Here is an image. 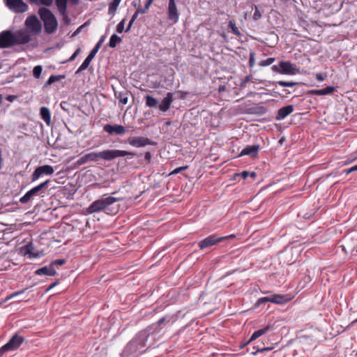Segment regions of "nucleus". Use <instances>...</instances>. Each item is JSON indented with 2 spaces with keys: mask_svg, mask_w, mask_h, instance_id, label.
<instances>
[{
  "mask_svg": "<svg viewBox=\"0 0 357 357\" xmlns=\"http://www.w3.org/2000/svg\"><path fill=\"white\" fill-rule=\"evenodd\" d=\"M121 200H122V198L112 196L105 197L104 195L100 199L92 202L88 207L87 211L89 213H94L103 211L108 215H116L119 211V207H114L112 205Z\"/></svg>",
  "mask_w": 357,
  "mask_h": 357,
  "instance_id": "1",
  "label": "nucleus"
},
{
  "mask_svg": "<svg viewBox=\"0 0 357 357\" xmlns=\"http://www.w3.org/2000/svg\"><path fill=\"white\" fill-rule=\"evenodd\" d=\"M38 15L44 23L45 31L48 34L53 33L58 26V22L54 14L50 9L42 7L38 10Z\"/></svg>",
  "mask_w": 357,
  "mask_h": 357,
  "instance_id": "2",
  "label": "nucleus"
},
{
  "mask_svg": "<svg viewBox=\"0 0 357 357\" xmlns=\"http://www.w3.org/2000/svg\"><path fill=\"white\" fill-rule=\"evenodd\" d=\"M24 341V338L22 336L18 335L17 334L13 335L6 344L0 348V357L6 351H14L18 349Z\"/></svg>",
  "mask_w": 357,
  "mask_h": 357,
  "instance_id": "3",
  "label": "nucleus"
},
{
  "mask_svg": "<svg viewBox=\"0 0 357 357\" xmlns=\"http://www.w3.org/2000/svg\"><path fill=\"white\" fill-rule=\"evenodd\" d=\"M134 153L132 152L123 151V150H105L99 152L100 158L110 161L119 157H124L126 155L134 156Z\"/></svg>",
  "mask_w": 357,
  "mask_h": 357,
  "instance_id": "4",
  "label": "nucleus"
},
{
  "mask_svg": "<svg viewBox=\"0 0 357 357\" xmlns=\"http://www.w3.org/2000/svg\"><path fill=\"white\" fill-rule=\"evenodd\" d=\"M235 237L234 234H231L226 236H217L215 234L211 235L204 239L202 240L199 243V247L200 249L203 250L207 248H209L212 245H214L217 244L218 243H220L223 240L227 239V238H233Z\"/></svg>",
  "mask_w": 357,
  "mask_h": 357,
  "instance_id": "5",
  "label": "nucleus"
},
{
  "mask_svg": "<svg viewBox=\"0 0 357 357\" xmlns=\"http://www.w3.org/2000/svg\"><path fill=\"white\" fill-rule=\"evenodd\" d=\"M6 6L15 13H23L28 10V5L23 0H3Z\"/></svg>",
  "mask_w": 357,
  "mask_h": 357,
  "instance_id": "6",
  "label": "nucleus"
},
{
  "mask_svg": "<svg viewBox=\"0 0 357 357\" xmlns=\"http://www.w3.org/2000/svg\"><path fill=\"white\" fill-rule=\"evenodd\" d=\"M54 168L51 165H43L36 167L31 175V181H36L43 175H52L54 173Z\"/></svg>",
  "mask_w": 357,
  "mask_h": 357,
  "instance_id": "7",
  "label": "nucleus"
},
{
  "mask_svg": "<svg viewBox=\"0 0 357 357\" xmlns=\"http://www.w3.org/2000/svg\"><path fill=\"white\" fill-rule=\"evenodd\" d=\"M128 142L130 145L137 148L154 144L151 139L145 137H130L128 139Z\"/></svg>",
  "mask_w": 357,
  "mask_h": 357,
  "instance_id": "8",
  "label": "nucleus"
},
{
  "mask_svg": "<svg viewBox=\"0 0 357 357\" xmlns=\"http://www.w3.org/2000/svg\"><path fill=\"white\" fill-rule=\"evenodd\" d=\"M15 45L13 33L9 31L0 33V48H6Z\"/></svg>",
  "mask_w": 357,
  "mask_h": 357,
  "instance_id": "9",
  "label": "nucleus"
},
{
  "mask_svg": "<svg viewBox=\"0 0 357 357\" xmlns=\"http://www.w3.org/2000/svg\"><path fill=\"white\" fill-rule=\"evenodd\" d=\"M280 68V74L282 75H294L300 73L299 68L294 66L293 63L289 61H281L279 63Z\"/></svg>",
  "mask_w": 357,
  "mask_h": 357,
  "instance_id": "10",
  "label": "nucleus"
},
{
  "mask_svg": "<svg viewBox=\"0 0 357 357\" xmlns=\"http://www.w3.org/2000/svg\"><path fill=\"white\" fill-rule=\"evenodd\" d=\"M26 26L36 34L41 31V24L35 15L28 17L25 21Z\"/></svg>",
  "mask_w": 357,
  "mask_h": 357,
  "instance_id": "11",
  "label": "nucleus"
},
{
  "mask_svg": "<svg viewBox=\"0 0 357 357\" xmlns=\"http://www.w3.org/2000/svg\"><path fill=\"white\" fill-rule=\"evenodd\" d=\"M14 44L24 45L28 43L31 40L30 36L24 30L20 29L13 33Z\"/></svg>",
  "mask_w": 357,
  "mask_h": 357,
  "instance_id": "12",
  "label": "nucleus"
},
{
  "mask_svg": "<svg viewBox=\"0 0 357 357\" xmlns=\"http://www.w3.org/2000/svg\"><path fill=\"white\" fill-rule=\"evenodd\" d=\"M168 18L176 23L178 21V13L174 0H169L168 3Z\"/></svg>",
  "mask_w": 357,
  "mask_h": 357,
  "instance_id": "13",
  "label": "nucleus"
},
{
  "mask_svg": "<svg viewBox=\"0 0 357 357\" xmlns=\"http://www.w3.org/2000/svg\"><path fill=\"white\" fill-rule=\"evenodd\" d=\"M103 130L109 135L116 134L122 135L126 132V128L121 125L112 126L110 124H106L103 127Z\"/></svg>",
  "mask_w": 357,
  "mask_h": 357,
  "instance_id": "14",
  "label": "nucleus"
},
{
  "mask_svg": "<svg viewBox=\"0 0 357 357\" xmlns=\"http://www.w3.org/2000/svg\"><path fill=\"white\" fill-rule=\"evenodd\" d=\"M20 252L24 256L28 255L30 259L36 258L38 256L35 252V248L32 242L22 246L20 249Z\"/></svg>",
  "mask_w": 357,
  "mask_h": 357,
  "instance_id": "15",
  "label": "nucleus"
},
{
  "mask_svg": "<svg viewBox=\"0 0 357 357\" xmlns=\"http://www.w3.org/2000/svg\"><path fill=\"white\" fill-rule=\"evenodd\" d=\"M259 151V145L245 146L239 153L238 156L249 155L251 158H256Z\"/></svg>",
  "mask_w": 357,
  "mask_h": 357,
  "instance_id": "16",
  "label": "nucleus"
},
{
  "mask_svg": "<svg viewBox=\"0 0 357 357\" xmlns=\"http://www.w3.org/2000/svg\"><path fill=\"white\" fill-rule=\"evenodd\" d=\"M50 181L49 179L46 180L45 181L41 183L37 186L33 187L30 190L31 193L36 196V195H40L41 197H44L45 190L47 189L48 184L50 183Z\"/></svg>",
  "mask_w": 357,
  "mask_h": 357,
  "instance_id": "17",
  "label": "nucleus"
},
{
  "mask_svg": "<svg viewBox=\"0 0 357 357\" xmlns=\"http://www.w3.org/2000/svg\"><path fill=\"white\" fill-rule=\"evenodd\" d=\"M98 158H100L99 152L98 153L91 152V153L85 154L84 155L79 158L77 160V164L78 165H82L89 161H97Z\"/></svg>",
  "mask_w": 357,
  "mask_h": 357,
  "instance_id": "18",
  "label": "nucleus"
},
{
  "mask_svg": "<svg viewBox=\"0 0 357 357\" xmlns=\"http://www.w3.org/2000/svg\"><path fill=\"white\" fill-rule=\"evenodd\" d=\"M174 101L173 94L171 92L167 93V96L162 100L161 104L159 105V109L163 112H167Z\"/></svg>",
  "mask_w": 357,
  "mask_h": 357,
  "instance_id": "19",
  "label": "nucleus"
},
{
  "mask_svg": "<svg viewBox=\"0 0 357 357\" xmlns=\"http://www.w3.org/2000/svg\"><path fill=\"white\" fill-rule=\"evenodd\" d=\"M294 112V107L292 105H287L278 109L276 119L278 121L285 119L287 116Z\"/></svg>",
  "mask_w": 357,
  "mask_h": 357,
  "instance_id": "20",
  "label": "nucleus"
},
{
  "mask_svg": "<svg viewBox=\"0 0 357 357\" xmlns=\"http://www.w3.org/2000/svg\"><path fill=\"white\" fill-rule=\"evenodd\" d=\"M35 274L38 275H49V276H54L56 274V271L53 267V265H51V264L49 266L42 267L40 268L37 269L35 271Z\"/></svg>",
  "mask_w": 357,
  "mask_h": 357,
  "instance_id": "21",
  "label": "nucleus"
},
{
  "mask_svg": "<svg viewBox=\"0 0 357 357\" xmlns=\"http://www.w3.org/2000/svg\"><path fill=\"white\" fill-rule=\"evenodd\" d=\"M335 90V89L334 86H327L322 89L310 90L308 91V93L313 96H325L333 93Z\"/></svg>",
  "mask_w": 357,
  "mask_h": 357,
  "instance_id": "22",
  "label": "nucleus"
},
{
  "mask_svg": "<svg viewBox=\"0 0 357 357\" xmlns=\"http://www.w3.org/2000/svg\"><path fill=\"white\" fill-rule=\"evenodd\" d=\"M272 329H273V326L271 325H268L261 329L255 331L253 333V334L252 335V336L250 337V340L248 341L247 344H249L251 342L257 340L260 336L266 334V333L271 331Z\"/></svg>",
  "mask_w": 357,
  "mask_h": 357,
  "instance_id": "23",
  "label": "nucleus"
},
{
  "mask_svg": "<svg viewBox=\"0 0 357 357\" xmlns=\"http://www.w3.org/2000/svg\"><path fill=\"white\" fill-rule=\"evenodd\" d=\"M272 329H273V326L271 325H268L261 329L255 331L253 333V334L252 335V336L250 337V340L248 341L247 344H249L251 342L257 340L260 336L266 334V333L271 331Z\"/></svg>",
  "mask_w": 357,
  "mask_h": 357,
  "instance_id": "24",
  "label": "nucleus"
},
{
  "mask_svg": "<svg viewBox=\"0 0 357 357\" xmlns=\"http://www.w3.org/2000/svg\"><path fill=\"white\" fill-rule=\"evenodd\" d=\"M272 329H273V326L271 325H268L261 329L255 331L253 333V334L252 335V336L250 337V340L248 341L247 344H249L251 342L257 340L260 336L266 334V333L271 331Z\"/></svg>",
  "mask_w": 357,
  "mask_h": 357,
  "instance_id": "25",
  "label": "nucleus"
},
{
  "mask_svg": "<svg viewBox=\"0 0 357 357\" xmlns=\"http://www.w3.org/2000/svg\"><path fill=\"white\" fill-rule=\"evenodd\" d=\"M270 300L271 303H275V304H283L288 301H289L291 299L287 298L286 296L281 295V294H273L270 296Z\"/></svg>",
  "mask_w": 357,
  "mask_h": 357,
  "instance_id": "26",
  "label": "nucleus"
},
{
  "mask_svg": "<svg viewBox=\"0 0 357 357\" xmlns=\"http://www.w3.org/2000/svg\"><path fill=\"white\" fill-rule=\"evenodd\" d=\"M40 115L46 124L50 126L51 123V114L50 109L46 107H42L40 109Z\"/></svg>",
  "mask_w": 357,
  "mask_h": 357,
  "instance_id": "27",
  "label": "nucleus"
},
{
  "mask_svg": "<svg viewBox=\"0 0 357 357\" xmlns=\"http://www.w3.org/2000/svg\"><path fill=\"white\" fill-rule=\"evenodd\" d=\"M56 5L61 15L65 16L67 9L68 0H55Z\"/></svg>",
  "mask_w": 357,
  "mask_h": 357,
  "instance_id": "28",
  "label": "nucleus"
},
{
  "mask_svg": "<svg viewBox=\"0 0 357 357\" xmlns=\"http://www.w3.org/2000/svg\"><path fill=\"white\" fill-rule=\"evenodd\" d=\"M145 100L146 105L149 107H155L158 103V100L150 95H146L145 96Z\"/></svg>",
  "mask_w": 357,
  "mask_h": 357,
  "instance_id": "29",
  "label": "nucleus"
},
{
  "mask_svg": "<svg viewBox=\"0 0 357 357\" xmlns=\"http://www.w3.org/2000/svg\"><path fill=\"white\" fill-rule=\"evenodd\" d=\"M121 38L116 34H112L109 42V47L114 48L118 43L121 42Z\"/></svg>",
  "mask_w": 357,
  "mask_h": 357,
  "instance_id": "30",
  "label": "nucleus"
},
{
  "mask_svg": "<svg viewBox=\"0 0 357 357\" xmlns=\"http://www.w3.org/2000/svg\"><path fill=\"white\" fill-rule=\"evenodd\" d=\"M121 0H113L109 4V9L108 12L109 14L114 15L116 13L117 8L120 3Z\"/></svg>",
  "mask_w": 357,
  "mask_h": 357,
  "instance_id": "31",
  "label": "nucleus"
},
{
  "mask_svg": "<svg viewBox=\"0 0 357 357\" xmlns=\"http://www.w3.org/2000/svg\"><path fill=\"white\" fill-rule=\"evenodd\" d=\"M65 78V76L64 75H52L49 79H47V81L46 82V84L47 85H50L57 81H59L62 79Z\"/></svg>",
  "mask_w": 357,
  "mask_h": 357,
  "instance_id": "32",
  "label": "nucleus"
},
{
  "mask_svg": "<svg viewBox=\"0 0 357 357\" xmlns=\"http://www.w3.org/2000/svg\"><path fill=\"white\" fill-rule=\"evenodd\" d=\"M115 96L119 102L123 105H126L128 103V98L127 93H119L118 95L115 93Z\"/></svg>",
  "mask_w": 357,
  "mask_h": 357,
  "instance_id": "33",
  "label": "nucleus"
},
{
  "mask_svg": "<svg viewBox=\"0 0 357 357\" xmlns=\"http://www.w3.org/2000/svg\"><path fill=\"white\" fill-rule=\"evenodd\" d=\"M30 3H34L36 5H44L47 6H50L52 4V0H29Z\"/></svg>",
  "mask_w": 357,
  "mask_h": 357,
  "instance_id": "34",
  "label": "nucleus"
},
{
  "mask_svg": "<svg viewBox=\"0 0 357 357\" xmlns=\"http://www.w3.org/2000/svg\"><path fill=\"white\" fill-rule=\"evenodd\" d=\"M228 26L229 29H231V32L238 36H240L241 35V32L239 31L238 29L236 27V24L234 21H229L228 24Z\"/></svg>",
  "mask_w": 357,
  "mask_h": 357,
  "instance_id": "35",
  "label": "nucleus"
},
{
  "mask_svg": "<svg viewBox=\"0 0 357 357\" xmlns=\"http://www.w3.org/2000/svg\"><path fill=\"white\" fill-rule=\"evenodd\" d=\"M34 195L30 190L26 192V194L20 199V202L22 204L27 203Z\"/></svg>",
  "mask_w": 357,
  "mask_h": 357,
  "instance_id": "36",
  "label": "nucleus"
},
{
  "mask_svg": "<svg viewBox=\"0 0 357 357\" xmlns=\"http://www.w3.org/2000/svg\"><path fill=\"white\" fill-rule=\"evenodd\" d=\"M90 63H91V61L89 60H88L87 59H85V60L83 61L82 65L79 67V68L77 70L75 73L79 74L81 72L86 70L89 67Z\"/></svg>",
  "mask_w": 357,
  "mask_h": 357,
  "instance_id": "37",
  "label": "nucleus"
},
{
  "mask_svg": "<svg viewBox=\"0 0 357 357\" xmlns=\"http://www.w3.org/2000/svg\"><path fill=\"white\" fill-rule=\"evenodd\" d=\"M43 67L42 66H36L33 68V75L38 79L40 77V75L42 73Z\"/></svg>",
  "mask_w": 357,
  "mask_h": 357,
  "instance_id": "38",
  "label": "nucleus"
},
{
  "mask_svg": "<svg viewBox=\"0 0 357 357\" xmlns=\"http://www.w3.org/2000/svg\"><path fill=\"white\" fill-rule=\"evenodd\" d=\"M276 84L281 86H288V87H292L297 84V82H285V81H278L276 82Z\"/></svg>",
  "mask_w": 357,
  "mask_h": 357,
  "instance_id": "39",
  "label": "nucleus"
},
{
  "mask_svg": "<svg viewBox=\"0 0 357 357\" xmlns=\"http://www.w3.org/2000/svg\"><path fill=\"white\" fill-rule=\"evenodd\" d=\"M261 16H262L260 10H259L258 7L257 6H255V12L252 15V19L255 21H257L259 19H261Z\"/></svg>",
  "mask_w": 357,
  "mask_h": 357,
  "instance_id": "40",
  "label": "nucleus"
},
{
  "mask_svg": "<svg viewBox=\"0 0 357 357\" xmlns=\"http://www.w3.org/2000/svg\"><path fill=\"white\" fill-rule=\"evenodd\" d=\"M275 58H268L266 60L261 61L259 65L261 66H267L271 65L275 61Z\"/></svg>",
  "mask_w": 357,
  "mask_h": 357,
  "instance_id": "41",
  "label": "nucleus"
},
{
  "mask_svg": "<svg viewBox=\"0 0 357 357\" xmlns=\"http://www.w3.org/2000/svg\"><path fill=\"white\" fill-rule=\"evenodd\" d=\"M126 19H123L116 26V31L119 33H121L124 31V26L126 24Z\"/></svg>",
  "mask_w": 357,
  "mask_h": 357,
  "instance_id": "42",
  "label": "nucleus"
},
{
  "mask_svg": "<svg viewBox=\"0 0 357 357\" xmlns=\"http://www.w3.org/2000/svg\"><path fill=\"white\" fill-rule=\"evenodd\" d=\"M255 52H251L250 54V57H249V66L250 68H252L254 67L255 64Z\"/></svg>",
  "mask_w": 357,
  "mask_h": 357,
  "instance_id": "43",
  "label": "nucleus"
},
{
  "mask_svg": "<svg viewBox=\"0 0 357 357\" xmlns=\"http://www.w3.org/2000/svg\"><path fill=\"white\" fill-rule=\"evenodd\" d=\"M266 302H271L270 296L260 298L257 302V305L259 306L260 305L264 304Z\"/></svg>",
  "mask_w": 357,
  "mask_h": 357,
  "instance_id": "44",
  "label": "nucleus"
},
{
  "mask_svg": "<svg viewBox=\"0 0 357 357\" xmlns=\"http://www.w3.org/2000/svg\"><path fill=\"white\" fill-rule=\"evenodd\" d=\"M65 263H66V260H65V259H56V260L53 261L51 263V265H53V267H54V266H55V265L62 266V265H63Z\"/></svg>",
  "mask_w": 357,
  "mask_h": 357,
  "instance_id": "45",
  "label": "nucleus"
},
{
  "mask_svg": "<svg viewBox=\"0 0 357 357\" xmlns=\"http://www.w3.org/2000/svg\"><path fill=\"white\" fill-rule=\"evenodd\" d=\"M272 349L271 347H264L261 349H257V351L252 352V355H256L257 353H262L265 351H271Z\"/></svg>",
  "mask_w": 357,
  "mask_h": 357,
  "instance_id": "46",
  "label": "nucleus"
},
{
  "mask_svg": "<svg viewBox=\"0 0 357 357\" xmlns=\"http://www.w3.org/2000/svg\"><path fill=\"white\" fill-rule=\"evenodd\" d=\"M81 50L79 48L77 49L76 51L73 54V55L70 57L68 59V61H73L75 59V58L79 55L80 53Z\"/></svg>",
  "mask_w": 357,
  "mask_h": 357,
  "instance_id": "47",
  "label": "nucleus"
},
{
  "mask_svg": "<svg viewBox=\"0 0 357 357\" xmlns=\"http://www.w3.org/2000/svg\"><path fill=\"white\" fill-rule=\"evenodd\" d=\"M188 168V166H183L178 168H176L172 172V174H176L179 172H181L182 170L187 169Z\"/></svg>",
  "mask_w": 357,
  "mask_h": 357,
  "instance_id": "48",
  "label": "nucleus"
},
{
  "mask_svg": "<svg viewBox=\"0 0 357 357\" xmlns=\"http://www.w3.org/2000/svg\"><path fill=\"white\" fill-rule=\"evenodd\" d=\"M326 76L325 75H324L323 73H319L316 74V79L319 82L324 81L326 79Z\"/></svg>",
  "mask_w": 357,
  "mask_h": 357,
  "instance_id": "49",
  "label": "nucleus"
},
{
  "mask_svg": "<svg viewBox=\"0 0 357 357\" xmlns=\"http://www.w3.org/2000/svg\"><path fill=\"white\" fill-rule=\"evenodd\" d=\"M105 36H102L101 38H100L99 41L95 45V47H98L100 50L102 44L105 41Z\"/></svg>",
  "mask_w": 357,
  "mask_h": 357,
  "instance_id": "50",
  "label": "nucleus"
},
{
  "mask_svg": "<svg viewBox=\"0 0 357 357\" xmlns=\"http://www.w3.org/2000/svg\"><path fill=\"white\" fill-rule=\"evenodd\" d=\"M151 153L150 152H146L145 153V155H144V159L145 160L149 163L151 162Z\"/></svg>",
  "mask_w": 357,
  "mask_h": 357,
  "instance_id": "51",
  "label": "nucleus"
},
{
  "mask_svg": "<svg viewBox=\"0 0 357 357\" xmlns=\"http://www.w3.org/2000/svg\"><path fill=\"white\" fill-rule=\"evenodd\" d=\"M25 290H26V289H23V290L20 291H17V292H15V293H13V294H10V296H8L7 297L6 300H9V299H10V298H12L15 297V296H17V295H18V294H20L24 293Z\"/></svg>",
  "mask_w": 357,
  "mask_h": 357,
  "instance_id": "52",
  "label": "nucleus"
},
{
  "mask_svg": "<svg viewBox=\"0 0 357 357\" xmlns=\"http://www.w3.org/2000/svg\"><path fill=\"white\" fill-rule=\"evenodd\" d=\"M147 10H148V9L146 8L145 7L144 8H138L135 12L137 13V14L139 15V14H144V13H146Z\"/></svg>",
  "mask_w": 357,
  "mask_h": 357,
  "instance_id": "53",
  "label": "nucleus"
},
{
  "mask_svg": "<svg viewBox=\"0 0 357 357\" xmlns=\"http://www.w3.org/2000/svg\"><path fill=\"white\" fill-rule=\"evenodd\" d=\"M239 175L243 178L245 179L249 176V172L248 171H243Z\"/></svg>",
  "mask_w": 357,
  "mask_h": 357,
  "instance_id": "54",
  "label": "nucleus"
},
{
  "mask_svg": "<svg viewBox=\"0 0 357 357\" xmlns=\"http://www.w3.org/2000/svg\"><path fill=\"white\" fill-rule=\"evenodd\" d=\"M271 68H272L273 71L278 73L280 74V68L279 66L274 65V66H272Z\"/></svg>",
  "mask_w": 357,
  "mask_h": 357,
  "instance_id": "55",
  "label": "nucleus"
},
{
  "mask_svg": "<svg viewBox=\"0 0 357 357\" xmlns=\"http://www.w3.org/2000/svg\"><path fill=\"white\" fill-rule=\"evenodd\" d=\"M98 51L99 49L98 47H94L89 54H92L93 56H95Z\"/></svg>",
  "mask_w": 357,
  "mask_h": 357,
  "instance_id": "56",
  "label": "nucleus"
},
{
  "mask_svg": "<svg viewBox=\"0 0 357 357\" xmlns=\"http://www.w3.org/2000/svg\"><path fill=\"white\" fill-rule=\"evenodd\" d=\"M154 0H148L146 3H145L144 7L149 10V7L152 4Z\"/></svg>",
  "mask_w": 357,
  "mask_h": 357,
  "instance_id": "57",
  "label": "nucleus"
},
{
  "mask_svg": "<svg viewBox=\"0 0 357 357\" xmlns=\"http://www.w3.org/2000/svg\"><path fill=\"white\" fill-rule=\"evenodd\" d=\"M133 23H134V22H132V20H130L128 25L125 31L126 32H128L130 30Z\"/></svg>",
  "mask_w": 357,
  "mask_h": 357,
  "instance_id": "58",
  "label": "nucleus"
},
{
  "mask_svg": "<svg viewBox=\"0 0 357 357\" xmlns=\"http://www.w3.org/2000/svg\"><path fill=\"white\" fill-rule=\"evenodd\" d=\"M59 284V281H56L55 282L51 284L50 285V287L47 288V289L46 290V291H50V289H52L53 287H54L56 285H57Z\"/></svg>",
  "mask_w": 357,
  "mask_h": 357,
  "instance_id": "59",
  "label": "nucleus"
},
{
  "mask_svg": "<svg viewBox=\"0 0 357 357\" xmlns=\"http://www.w3.org/2000/svg\"><path fill=\"white\" fill-rule=\"evenodd\" d=\"M250 80V77L248 76L245 77L244 80L242 82L241 86H244L247 82Z\"/></svg>",
  "mask_w": 357,
  "mask_h": 357,
  "instance_id": "60",
  "label": "nucleus"
},
{
  "mask_svg": "<svg viewBox=\"0 0 357 357\" xmlns=\"http://www.w3.org/2000/svg\"><path fill=\"white\" fill-rule=\"evenodd\" d=\"M138 15H138V14H137V13L135 12V13H134V15L132 16V18H131V20H132V22H135V20H136V19L137 18Z\"/></svg>",
  "mask_w": 357,
  "mask_h": 357,
  "instance_id": "61",
  "label": "nucleus"
},
{
  "mask_svg": "<svg viewBox=\"0 0 357 357\" xmlns=\"http://www.w3.org/2000/svg\"><path fill=\"white\" fill-rule=\"evenodd\" d=\"M344 172L348 175L349 174L353 172L352 169H351V167L349 168V169H346L344 170Z\"/></svg>",
  "mask_w": 357,
  "mask_h": 357,
  "instance_id": "62",
  "label": "nucleus"
},
{
  "mask_svg": "<svg viewBox=\"0 0 357 357\" xmlns=\"http://www.w3.org/2000/svg\"><path fill=\"white\" fill-rule=\"evenodd\" d=\"M165 321V317H162L161 319H160L158 321V325H161L162 324H163L164 322Z\"/></svg>",
  "mask_w": 357,
  "mask_h": 357,
  "instance_id": "63",
  "label": "nucleus"
},
{
  "mask_svg": "<svg viewBox=\"0 0 357 357\" xmlns=\"http://www.w3.org/2000/svg\"><path fill=\"white\" fill-rule=\"evenodd\" d=\"M95 56H93L92 54H89L87 57L86 59H87L88 60H89L90 61H92V59L94 58Z\"/></svg>",
  "mask_w": 357,
  "mask_h": 357,
  "instance_id": "64",
  "label": "nucleus"
}]
</instances>
